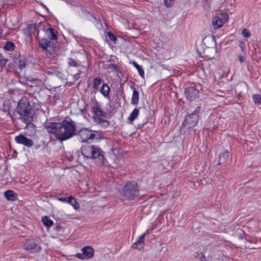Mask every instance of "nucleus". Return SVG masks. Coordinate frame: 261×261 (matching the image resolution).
Listing matches in <instances>:
<instances>
[{
  "mask_svg": "<svg viewBox=\"0 0 261 261\" xmlns=\"http://www.w3.org/2000/svg\"><path fill=\"white\" fill-rule=\"evenodd\" d=\"M23 249L28 251L34 250V251L38 252L41 250V247L38 245L33 239H28L24 243Z\"/></svg>",
  "mask_w": 261,
  "mask_h": 261,
  "instance_id": "12",
  "label": "nucleus"
},
{
  "mask_svg": "<svg viewBox=\"0 0 261 261\" xmlns=\"http://www.w3.org/2000/svg\"><path fill=\"white\" fill-rule=\"evenodd\" d=\"M174 0H164L165 5L167 7H170L173 5Z\"/></svg>",
  "mask_w": 261,
  "mask_h": 261,
  "instance_id": "37",
  "label": "nucleus"
},
{
  "mask_svg": "<svg viewBox=\"0 0 261 261\" xmlns=\"http://www.w3.org/2000/svg\"><path fill=\"white\" fill-rule=\"evenodd\" d=\"M14 66L18 69L22 70L24 69L28 64V60L24 55H19L17 57L13 58Z\"/></svg>",
  "mask_w": 261,
  "mask_h": 261,
  "instance_id": "10",
  "label": "nucleus"
},
{
  "mask_svg": "<svg viewBox=\"0 0 261 261\" xmlns=\"http://www.w3.org/2000/svg\"><path fill=\"white\" fill-rule=\"evenodd\" d=\"M82 251L86 259L92 258L94 255V251L91 246H86L82 249Z\"/></svg>",
  "mask_w": 261,
  "mask_h": 261,
  "instance_id": "15",
  "label": "nucleus"
},
{
  "mask_svg": "<svg viewBox=\"0 0 261 261\" xmlns=\"http://www.w3.org/2000/svg\"><path fill=\"white\" fill-rule=\"evenodd\" d=\"M197 255H201V256L199 258V259L200 261H207L206 260V257L205 256V255L202 252H200V253H199L198 252L196 253Z\"/></svg>",
  "mask_w": 261,
  "mask_h": 261,
  "instance_id": "40",
  "label": "nucleus"
},
{
  "mask_svg": "<svg viewBox=\"0 0 261 261\" xmlns=\"http://www.w3.org/2000/svg\"><path fill=\"white\" fill-rule=\"evenodd\" d=\"M95 106L92 108V112L94 113L93 119L95 121L97 118H101V117H107L106 114L100 108V106L98 104L97 102L95 103Z\"/></svg>",
  "mask_w": 261,
  "mask_h": 261,
  "instance_id": "13",
  "label": "nucleus"
},
{
  "mask_svg": "<svg viewBox=\"0 0 261 261\" xmlns=\"http://www.w3.org/2000/svg\"><path fill=\"white\" fill-rule=\"evenodd\" d=\"M6 198L8 200L15 201L17 199V195L13 191L7 190L4 193Z\"/></svg>",
  "mask_w": 261,
  "mask_h": 261,
  "instance_id": "20",
  "label": "nucleus"
},
{
  "mask_svg": "<svg viewBox=\"0 0 261 261\" xmlns=\"http://www.w3.org/2000/svg\"><path fill=\"white\" fill-rule=\"evenodd\" d=\"M62 129L63 131L62 130V132L56 136L57 140L61 143L76 136V124L75 122L70 118H65L62 121Z\"/></svg>",
  "mask_w": 261,
  "mask_h": 261,
  "instance_id": "3",
  "label": "nucleus"
},
{
  "mask_svg": "<svg viewBox=\"0 0 261 261\" xmlns=\"http://www.w3.org/2000/svg\"><path fill=\"white\" fill-rule=\"evenodd\" d=\"M253 102L256 105L261 104V95L258 94H255L252 95Z\"/></svg>",
  "mask_w": 261,
  "mask_h": 261,
  "instance_id": "30",
  "label": "nucleus"
},
{
  "mask_svg": "<svg viewBox=\"0 0 261 261\" xmlns=\"http://www.w3.org/2000/svg\"><path fill=\"white\" fill-rule=\"evenodd\" d=\"M111 66H112L114 70H115L116 71L118 70L119 67H118V66L117 65L113 64H112Z\"/></svg>",
  "mask_w": 261,
  "mask_h": 261,
  "instance_id": "44",
  "label": "nucleus"
},
{
  "mask_svg": "<svg viewBox=\"0 0 261 261\" xmlns=\"http://www.w3.org/2000/svg\"><path fill=\"white\" fill-rule=\"evenodd\" d=\"M68 64L69 66L72 67H78L80 66V64L77 63V62L73 59L69 58L68 59Z\"/></svg>",
  "mask_w": 261,
  "mask_h": 261,
  "instance_id": "31",
  "label": "nucleus"
},
{
  "mask_svg": "<svg viewBox=\"0 0 261 261\" xmlns=\"http://www.w3.org/2000/svg\"><path fill=\"white\" fill-rule=\"evenodd\" d=\"M132 64L137 69L139 75L142 78H144L145 74L144 70L141 65H139L136 61H134L132 62Z\"/></svg>",
  "mask_w": 261,
  "mask_h": 261,
  "instance_id": "26",
  "label": "nucleus"
},
{
  "mask_svg": "<svg viewBox=\"0 0 261 261\" xmlns=\"http://www.w3.org/2000/svg\"><path fill=\"white\" fill-rule=\"evenodd\" d=\"M201 107L200 106H197L195 110L192 112L191 113V114H195L196 115H198V116H199V113L201 111Z\"/></svg>",
  "mask_w": 261,
  "mask_h": 261,
  "instance_id": "35",
  "label": "nucleus"
},
{
  "mask_svg": "<svg viewBox=\"0 0 261 261\" xmlns=\"http://www.w3.org/2000/svg\"><path fill=\"white\" fill-rule=\"evenodd\" d=\"M133 93L131 99V103L133 105L137 106L139 103V94L138 91H137L134 87H133Z\"/></svg>",
  "mask_w": 261,
  "mask_h": 261,
  "instance_id": "21",
  "label": "nucleus"
},
{
  "mask_svg": "<svg viewBox=\"0 0 261 261\" xmlns=\"http://www.w3.org/2000/svg\"><path fill=\"white\" fill-rule=\"evenodd\" d=\"M247 241L250 242V243H251V242H253L251 240H250L248 237H247V240H246Z\"/></svg>",
  "mask_w": 261,
  "mask_h": 261,
  "instance_id": "47",
  "label": "nucleus"
},
{
  "mask_svg": "<svg viewBox=\"0 0 261 261\" xmlns=\"http://www.w3.org/2000/svg\"><path fill=\"white\" fill-rule=\"evenodd\" d=\"M15 141L18 144H23L26 147H31L33 144V141L27 138L25 135L22 134H19L18 136H16L15 138Z\"/></svg>",
  "mask_w": 261,
  "mask_h": 261,
  "instance_id": "11",
  "label": "nucleus"
},
{
  "mask_svg": "<svg viewBox=\"0 0 261 261\" xmlns=\"http://www.w3.org/2000/svg\"><path fill=\"white\" fill-rule=\"evenodd\" d=\"M3 29L1 27H0V37H1V36L2 35V34H3Z\"/></svg>",
  "mask_w": 261,
  "mask_h": 261,
  "instance_id": "46",
  "label": "nucleus"
},
{
  "mask_svg": "<svg viewBox=\"0 0 261 261\" xmlns=\"http://www.w3.org/2000/svg\"><path fill=\"white\" fill-rule=\"evenodd\" d=\"M81 149L82 154L85 158L94 160L95 163L99 166L104 165L106 160L104 156L105 152L99 146L83 145Z\"/></svg>",
  "mask_w": 261,
  "mask_h": 261,
  "instance_id": "1",
  "label": "nucleus"
},
{
  "mask_svg": "<svg viewBox=\"0 0 261 261\" xmlns=\"http://www.w3.org/2000/svg\"><path fill=\"white\" fill-rule=\"evenodd\" d=\"M199 119V116L191 113L188 114L182 123L180 127L181 130H184L185 132L186 130L195 126L197 124Z\"/></svg>",
  "mask_w": 261,
  "mask_h": 261,
  "instance_id": "5",
  "label": "nucleus"
},
{
  "mask_svg": "<svg viewBox=\"0 0 261 261\" xmlns=\"http://www.w3.org/2000/svg\"><path fill=\"white\" fill-rule=\"evenodd\" d=\"M242 233H240L239 235V239L241 240H247V237H249V236L247 234H245L243 231H242Z\"/></svg>",
  "mask_w": 261,
  "mask_h": 261,
  "instance_id": "39",
  "label": "nucleus"
},
{
  "mask_svg": "<svg viewBox=\"0 0 261 261\" xmlns=\"http://www.w3.org/2000/svg\"><path fill=\"white\" fill-rule=\"evenodd\" d=\"M139 113V110L137 108H135L129 116L128 119L131 121H134L137 118Z\"/></svg>",
  "mask_w": 261,
  "mask_h": 261,
  "instance_id": "29",
  "label": "nucleus"
},
{
  "mask_svg": "<svg viewBox=\"0 0 261 261\" xmlns=\"http://www.w3.org/2000/svg\"><path fill=\"white\" fill-rule=\"evenodd\" d=\"M110 88L107 84L103 83L101 88L100 89V92L101 94L105 97H110Z\"/></svg>",
  "mask_w": 261,
  "mask_h": 261,
  "instance_id": "19",
  "label": "nucleus"
},
{
  "mask_svg": "<svg viewBox=\"0 0 261 261\" xmlns=\"http://www.w3.org/2000/svg\"><path fill=\"white\" fill-rule=\"evenodd\" d=\"M102 82H104L101 77L99 76L95 77L93 81V89L94 90H98L99 86L102 83Z\"/></svg>",
  "mask_w": 261,
  "mask_h": 261,
  "instance_id": "27",
  "label": "nucleus"
},
{
  "mask_svg": "<svg viewBox=\"0 0 261 261\" xmlns=\"http://www.w3.org/2000/svg\"><path fill=\"white\" fill-rule=\"evenodd\" d=\"M239 61L241 63H243L246 60V54H240L238 56Z\"/></svg>",
  "mask_w": 261,
  "mask_h": 261,
  "instance_id": "38",
  "label": "nucleus"
},
{
  "mask_svg": "<svg viewBox=\"0 0 261 261\" xmlns=\"http://www.w3.org/2000/svg\"><path fill=\"white\" fill-rule=\"evenodd\" d=\"M81 71H80L78 73L74 75V79L75 80H78L80 78V74H81Z\"/></svg>",
  "mask_w": 261,
  "mask_h": 261,
  "instance_id": "43",
  "label": "nucleus"
},
{
  "mask_svg": "<svg viewBox=\"0 0 261 261\" xmlns=\"http://www.w3.org/2000/svg\"><path fill=\"white\" fill-rule=\"evenodd\" d=\"M239 46L240 47L241 51L243 52V54H246V44L244 41H240L239 44Z\"/></svg>",
  "mask_w": 261,
  "mask_h": 261,
  "instance_id": "32",
  "label": "nucleus"
},
{
  "mask_svg": "<svg viewBox=\"0 0 261 261\" xmlns=\"http://www.w3.org/2000/svg\"><path fill=\"white\" fill-rule=\"evenodd\" d=\"M91 132H90V133H89L88 137H85L84 140H82L83 142H88V141L89 140H90V139H93L95 137V135L94 134L91 133Z\"/></svg>",
  "mask_w": 261,
  "mask_h": 261,
  "instance_id": "33",
  "label": "nucleus"
},
{
  "mask_svg": "<svg viewBox=\"0 0 261 261\" xmlns=\"http://www.w3.org/2000/svg\"><path fill=\"white\" fill-rule=\"evenodd\" d=\"M242 35L244 37L248 38L251 36V34L247 29H244L242 31Z\"/></svg>",
  "mask_w": 261,
  "mask_h": 261,
  "instance_id": "36",
  "label": "nucleus"
},
{
  "mask_svg": "<svg viewBox=\"0 0 261 261\" xmlns=\"http://www.w3.org/2000/svg\"><path fill=\"white\" fill-rule=\"evenodd\" d=\"M95 122H96L98 125H100L102 127L107 128L110 125V122L106 119H103L102 118H96Z\"/></svg>",
  "mask_w": 261,
  "mask_h": 261,
  "instance_id": "24",
  "label": "nucleus"
},
{
  "mask_svg": "<svg viewBox=\"0 0 261 261\" xmlns=\"http://www.w3.org/2000/svg\"><path fill=\"white\" fill-rule=\"evenodd\" d=\"M42 221L43 224L47 227L49 228L54 225L53 221L47 216L42 217Z\"/></svg>",
  "mask_w": 261,
  "mask_h": 261,
  "instance_id": "25",
  "label": "nucleus"
},
{
  "mask_svg": "<svg viewBox=\"0 0 261 261\" xmlns=\"http://www.w3.org/2000/svg\"><path fill=\"white\" fill-rule=\"evenodd\" d=\"M38 44L39 46L49 55H54L56 53L54 44L50 40L46 38L39 39Z\"/></svg>",
  "mask_w": 261,
  "mask_h": 261,
  "instance_id": "7",
  "label": "nucleus"
},
{
  "mask_svg": "<svg viewBox=\"0 0 261 261\" xmlns=\"http://www.w3.org/2000/svg\"><path fill=\"white\" fill-rule=\"evenodd\" d=\"M90 132H94V131L89 129L88 128H82L81 130H80L79 131L76 132V136L77 135V136H80L83 140L85 138V137L89 136V133H90Z\"/></svg>",
  "mask_w": 261,
  "mask_h": 261,
  "instance_id": "22",
  "label": "nucleus"
},
{
  "mask_svg": "<svg viewBox=\"0 0 261 261\" xmlns=\"http://www.w3.org/2000/svg\"><path fill=\"white\" fill-rule=\"evenodd\" d=\"M57 199L60 201L70 204L75 210H77L80 207L79 204L76 201L75 198L72 196H69L68 197H58Z\"/></svg>",
  "mask_w": 261,
  "mask_h": 261,
  "instance_id": "14",
  "label": "nucleus"
},
{
  "mask_svg": "<svg viewBox=\"0 0 261 261\" xmlns=\"http://www.w3.org/2000/svg\"><path fill=\"white\" fill-rule=\"evenodd\" d=\"M140 195V189L138 184L135 181L126 182L122 188V195L127 200H133Z\"/></svg>",
  "mask_w": 261,
  "mask_h": 261,
  "instance_id": "4",
  "label": "nucleus"
},
{
  "mask_svg": "<svg viewBox=\"0 0 261 261\" xmlns=\"http://www.w3.org/2000/svg\"><path fill=\"white\" fill-rule=\"evenodd\" d=\"M146 233L142 234L141 236H140L139 239L132 245V247L135 249H141L144 247V237L146 234Z\"/></svg>",
  "mask_w": 261,
  "mask_h": 261,
  "instance_id": "16",
  "label": "nucleus"
},
{
  "mask_svg": "<svg viewBox=\"0 0 261 261\" xmlns=\"http://www.w3.org/2000/svg\"><path fill=\"white\" fill-rule=\"evenodd\" d=\"M229 156L228 150H225L219 154L218 165H222L227 162Z\"/></svg>",
  "mask_w": 261,
  "mask_h": 261,
  "instance_id": "17",
  "label": "nucleus"
},
{
  "mask_svg": "<svg viewBox=\"0 0 261 261\" xmlns=\"http://www.w3.org/2000/svg\"><path fill=\"white\" fill-rule=\"evenodd\" d=\"M3 111H4V112H7V111H8V110H7V109H6V108H4V109L3 110Z\"/></svg>",
  "mask_w": 261,
  "mask_h": 261,
  "instance_id": "49",
  "label": "nucleus"
},
{
  "mask_svg": "<svg viewBox=\"0 0 261 261\" xmlns=\"http://www.w3.org/2000/svg\"><path fill=\"white\" fill-rule=\"evenodd\" d=\"M60 98V96L59 94H55V95L54 96V103H56L57 100H59Z\"/></svg>",
  "mask_w": 261,
  "mask_h": 261,
  "instance_id": "42",
  "label": "nucleus"
},
{
  "mask_svg": "<svg viewBox=\"0 0 261 261\" xmlns=\"http://www.w3.org/2000/svg\"><path fill=\"white\" fill-rule=\"evenodd\" d=\"M15 45L12 41L7 42L6 44L4 46V48L6 50H8V51H13L15 49Z\"/></svg>",
  "mask_w": 261,
  "mask_h": 261,
  "instance_id": "28",
  "label": "nucleus"
},
{
  "mask_svg": "<svg viewBox=\"0 0 261 261\" xmlns=\"http://www.w3.org/2000/svg\"><path fill=\"white\" fill-rule=\"evenodd\" d=\"M7 59H6L4 56L0 53V63L1 64V66L4 67L5 66L6 62L7 61Z\"/></svg>",
  "mask_w": 261,
  "mask_h": 261,
  "instance_id": "34",
  "label": "nucleus"
},
{
  "mask_svg": "<svg viewBox=\"0 0 261 261\" xmlns=\"http://www.w3.org/2000/svg\"><path fill=\"white\" fill-rule=\"evenodd\" d=\"M206 3H210L212 0H204Z\"/></svg>",
  "mask_w": 261,
  "mask_h": 261,
  "instance_id": "48",
  "label": "nucleus"
},
{
  "mask_svg": "<svg viewBox=\"0 0 261 261\" xmlns=\"http://www.w3.org/2000/svg\"><path fill=\"white\" fill-rule=\"evenodd\" d=\"M56 227L58 231H59L60 229H61V227L60 225V224H58L56 225Z\"/></svg>",
  "mask_w": 261,
  "mask_h": 261,
  "instance_id": "45",
  "label": "nucleus"
},
{
  "mask_svg": "<svg viewBox=\"0 0 261 261\" xmlns=\"http://www.w3.org/2000/svg\"><path fill=\"white\" fill-rule=\"evenodd\" d=\"M184 94L188 100L192 101L199 98V90L196 87H189L185 88Z\"/></svg>",
  "mask_w": 261,
  "mask_h": 261,
  "instance_id": "9",
  "label": "nucleus"
},
{
  "mask_svg": "<svg viewBox=\"0 0 261 261\" xmlns=\"http://www.w3.org/2000/svg\"><path fill=\"white\" fill-rule=\"evenodd\" d=\"M46 33L50 40H57L58 39V32L55 29L52 28H47Z\"/></svg>",
  "mask_w": 261,
  "mask_h": 261,
  "instance_id": "18",
  "label": "nucleus"
},
{
  "mask_svg": "<svg viewBox=\"0 0 261 261\" xmlns=\"http://www.w3.org/2000/svg\"><path fill=\"white\" fill-rule=\"evenodd\" d=\"M75 256H76L78 258L82 259V260L86 259L83 254V253H77L75 255Z\"/></svg>",
  "mask_w": 261,
  "mask_h": 261,
  "instance_id": "41",
  "label": "nucleus"
},
{
  "mask_svg": "<svg viewBox=\"0 0 261 261\" xmlns=\"http://www.w3.org/2000/svg\"><path fill=\"white\" fill-rule=\"evenodd\" d=\"M106 39L109 44H115L117 37L112 32H109Z\"/></svg>",
  "mask_w": 261,
  "mask_h": 261,
  "instance_id": "23",
  "label": "nucleus"
},
{
  "mask_svg": "<svg viewBox=\"0 0 261 261\" xmlns=\"http://www.w3.org/2000/svg\"><path fill=\"white\" fill-rule=\"evenodd\" d=\"M44 7L46 8V9H47V11H48L47 8H46L45 6H44Z\"/></svg>",
  "mask_w": 261,
  "mask_h": 261,
  "instance_id": "50",
  "label": "nucleus"
},
{
  "mask_svg": "<svg viewBox=\"0 0 261 261\" xmlns=\"http://www.w3.org/2000/svg\"><path fill=\"white\" fill-rule=\"evenodd\" d=\"M44 126L48 133L56 135V136L62 132V122L46 121Z\"/></svg>",
  "mask_w": 261,
  "mask_h": 261,
  "instance_id": "6",
  "label": "nucleus"
},
{
  "mask_svg": "<svg viewBox=\"0 0 261 261\" xmlns=\"http://www.w3.org/2000/svg\"><path fill=\"white\" fill-rule=\"evenodd\" d=\"M228 16L226 13H220L218 16L214 17L212 19V23L215 30L221 28L227 20Z\"/></svg>",
  "mask_w": 261,
  "mask_h": 261,
  "instance_id": "8",
  "label": "nucleus"
},
{
  "mask_svg": "<svg viewBox=\"0 0 261 261\" xmlns=\"http://www.w3.org/2000/svg\"><path fill=\"white\" fill-rule=\"evenodd\" d=\"M31 110L32 107L29 99L26 97H22L17 103L16 112L23 117L21 119L26 124V127L35 126V125L32 123L33 117L30 116Z\"/></svg>",
  "mask_w": 261,
  "mask_h": 261,
  "instance_id": "2",
  "label": "nucleus"
}]
</instances>
